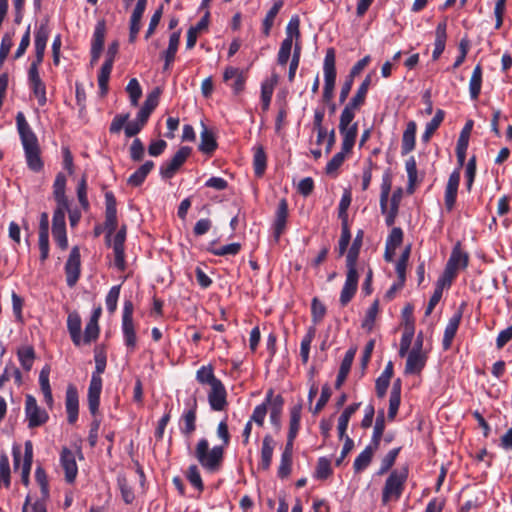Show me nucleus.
Instances as JSON below:
<instances>
[{"instance_id":"nucleus-13","label":"nucleus","mask_w":512,"mask_h":512,"mask_svg":"<svg viewBox=\"0 0 512 512\" xmlns=\"http://www.w3.org/2000/svg\"><path fill=\"white\" fill-rule=\"evenodd\" d=\"M66 182L67 179L63 173L60 172L56 175L53 184V196L56 202V209L54 212L66 213L68 210V199L65 194Z\"/></svg>"},{"instance_id":"nucleus-20","label":"nucleus","mask_w":512,"mask_h":512,"mask_svg":"<svg viewBox=\"0 0 512 512\" xmlns=\"http://www.w3.org/2000/svg\"><path fill=\"white\" fill-rule=\"evenodd\" d=\"M224 81L233 80L231 87L235 94L241 93L245 88L246 77L244 73L235 67H227L223 75Z\"/></svg>"},{"instance_id":"nucleus-22","label":"nucleus","mask_w":512,"mask_h":512,"mask_svg":"<svg viewBox=\"0 0 512 512\" xmlns=\"http://www.w3.org/2000/svg\"><path fill=\"white\" fill-rule=\"evenodd\" d=\"M469 256L466 252L461 250V245L458 242L452 249L450 258L446 264L447 267L457 273L459 269H464L468 265Z\"/></svg>"},{"instance_id":"nucleus-11","label":"nucleus","mask_w":512,"mask_h":512,"mask_svg":"<svg viewBox=\"0 0 512 512\" xmlns=\"http://www.w3.org/2000/svg\"><path fill=\"white\" fill-rule=\"evenodd\" d=\"M116 198L112 192L105 193V222L104 228L107 230L106 241L110 244V237L117 228V208Z\"/></svg>"},{"instance_id":"nucleus-48","label":"nucleus","mask_w":512,"mask_h":512,"mask_svg":"<svg viewBox=\"0 0 512 512\" xmlns=\"http://www.w3.org/2000/svg\"><path fill=\"white\" fill-rule=\"evenodd\" d=\"M117 485L120 490L123 501L126 504H131L135 499V495L132 490V487L128 484L127 479L123 476H118Z\"/></svg>"},{"instance_id":"nucleus-34","label":"nucleus","mask_w":512,"mask_h":512,"mask_svg":"<svg viewBox=\"0 0 512 512\" xmlns=\"http://www.w3.org/2000/svg\"><path fill=\"white\" fill-rule=\"evenodd\" d=\"M482 85V68L478 64L475 66L470 82H469V93L472 100H477L481 92Z\"/></svg>"},{"instance_id":"nucleus-3","label":"nucleus","mask_w":512,"mask_h":512,"mask_svg":"<svg viewBox=\"0 0 512 512\" xmlns=\"http://www.w3.org/2000/svg\"><path fill=\"white\" fill-rule=\"evenodd\" d=\"M95 370L91 375L88 387V408L92 415H97L100 406V395L102 391L101 374L106 368V354L103 350L95 349Z\"/></svg>"},{"instance_id":"nucleus-42","label":"nucleus","mask_w":512,"mask_h":512,"mask_svg":"<svg viewBox=\"0 0 512 512\" xmlns=\"http://www.w3.org/2000/svg\"><path fill=\"white\" fill-rule=\"evenodd\" d=\"M371 81H372L371 75H367L365 77V79L363 80V82L361 83V85L359 86L356 94L349 101V102H351L352 106L361 107L364 104L366 94L371 85Z\"/></svg>"},{"instance_id":"nucleus-19","label":"nucleus","mask_w":512,"mask_h":512,"mask_svg":"<svg viewBox=\"0 0 512 512\" xmlns=\"http://www.w3.org/2000/svg\"><path fill=\"white\" fill-rule=\"evenodd\" d=\"M473 127V121L469 120L466 122L462 129L456 145V155L459 164L462 166L466 158V151L468 148L469 136Z\"/></svg>"},{"instance_id":"nucleus-27","label":"nucleus","mask_w":512,"mask_h":512,"mask_svg":"<svg viewBox=\"0 0 512 512\" xmlns=\"http://www.w3.org/2000/svg\"><path fill=\"white\" fill-rule=\"evenodd\" d=\"M417 125L414 121H410L402 136L401 153L406 155L415 148V135Z\"/></svg>"},{"instance_id":"nucleus-36","label":"nucleus","mask_w":512,"mask_h":512,"mask_svg":"<svg viewBox=\"0 0 512 512\" xmlns=\"http://www.w3.org/2000/svg\"><path fill=\"white\" fill-rule=\"evenodd\" d=\"M444 111L438 109L434 117L426 124L425 131L422 134V140L428 142L434 132L439 128L440 124L444 119Z\"/></svg>"},{"instance_id":"nucleus-26","label":"nucleus","mask_w":512,"mask_h":512,"mask_svg":"<svg viewBox=\"0 0 512 512\" xmlns=\"http://www.w3.org/2000/svg\"><path fill=\"white\" fill-rule=\"evenodd\" d=\"M275 442L271 435L267 434L262 441L261 461L259 467L262 470H268L272 463Z\"/></svg>"},{"instance_id":"nucleus-23","label":"nucleus","mask_w":512,"mask_h":512,"mask_svg":"<svg viewBox=\"0 0 512 512\" xmlns=\"http://www.w3.org/2000/svg\"><path fill=\"white\" fill-rule=\"evenodd\" d=\"M462 318V311L459 310L449 319V322L445 328L444 336H443V349L448 350L451 347L452 340L456 335L459 324Z\"/></svg>"},{"instance_id":"nucleus-6","label":"nucleus","mask_w":512,"mask_h":512,"mask_svg":"<svg viewBox=\"0 0 512 512\" xmlns=\"http://www.w3.org/2000/svg\"><path fill=\"white\" fill-rule=\"evenodd\" d=\"M323 70L325 81L323 89V99L325 101H330L331 98L333 97V91L336 80L335 50L333 48H329L326 51Z\"/></svg>"},{"instance_id":"nucleus-47","label":"nucleus","mask_w":512,"mask_h":512,"mask_svg":"<svg viewBox=\"0 0 512 512\" xmlns=\"http://www.w3.org/2000/svg\"><path fill=\"white\" fill-rule=\"evenodd\" d=\"M294 40L295 39L293 38L285 37L282 41L277 55V62L279 65L285 66L288 63Z\"/></svg>"},{"instance_id":"nucleus-46","label":"nucleus","mask_w":512,"mask_h":512,"mask_svg":"<svg viewBox=\"0 0 512 512\" xmlns=\"http://www.w3.org/2000/svg\"><path fill=\"white\" fill-rule=\"evenodd\" d=\"M106 34V25L104 21L97 22L93 33L91 49L102 51Z\"/></svg>"},{"instance_id":"nucleus-35","label":"nucleus","mask_w":512,"mask_h":512,"mask_svg":"<svg viewBox=\"0 0 512 512\" xmlns=\"http://www.w3.org/2000/svg\"><path fill=\"white\" fill-rule=\"evenodd\" d=\"M377 448H374L371 445H368L355 459L353 467L356 472H360L366 469L373 457L374 452Z\"/></svg>"},{"instance_id":"nucleus-15","label":"nucleus","mask_w":512,"mask_h":512,"mask_svg":"<svg viewBox=\"0 0 512 512\" xmlns=\"http://www.w3.org/2000/svg\"><path fill=\"white\" fill-rule=\"evenodd\" d=\"M459 183L460 172L458 170H455L450 174L445 188L444 201L445 207L448 211H452L455 206Z\"/></svg>"},{"instance_id":"nucleus-18","label":"nucleus","mask_w":512,"mask_h":512,"mask_svg":"<svg viewBox=\"0 0 512 512\" xmlns=\"http://www.w3.org/2000/svg\"><path fill=\"white\" fill-rule=\"evenodd\" d=\"M208 401L211 408L215 411H222L227 405L226 390L222 382L216 383L211 386L208 394Z\"/></svg>"},{"instance_id":"nucleus-1","label":"nucleus","mask_w":512,"mask_h":512,"mask_svg":"<svg viewBox=\"0 0 512 512\" xmlns=\"http://www.w3.org/2000/svg\"><path fill=\"white\" fill-rule=\"evenodd\" d=\"M363 236V230H358L346 255V280L340 294V303L342 306H346L352 300L358 288L359 274L357 271V260L362 246Z\"/></svg>"},{"instance_id":"nucleus-62","label":"nucleus","mask_w":512,"mask_h":512,"mask_svg":"<svg viewBox=\"0 0 512 512\" xmlns=\"http://www.w3.org/2000/svg\"><path fill=\"white\" fill-rule=\"evenodd\" d=\"M66 411H73L79 409V398L77 389L70 385L66 391Z\"/></svg>"},{"instance_id":"nucleus-14","label":"nucleus","mask_w":512,"mask_h":512,"mask_svg":"<svg viewBox=\"0 0 512 512\" xmlns=\"http://www.w3.org/2000/svg\"><path fill=\"white\" fill-rule=\"evenodd\" d=\"M65 214L63 212H54L52 219V235L61 249L68 247V240L66 235Z\"/></svg>"},{"instance_id":"nucleus-38","label":"nucleus","mask_w":512,"mask_h":512,"mask_svg":"<svg viewBox=\"0 0 512 512\" xmlns=\"http://www.w3.org/2000/svg\"><path fill=\"white\" fill-rule=\"evenodd\" d=\"M196 380L201 384H208L210 387L221 382L215 377L212 365L200 367L196 372Z\"/></svg>"},{"instance_id":"nucleus-50","label":"nucleus","mask_w":512,"mask_h":512,"mask_svg":"<svg viewBox=\"0 0 512 512\" xmlns=\"http://www.w3.org/2000/svg\"><path fill=\"white\" fill-rule=\"evenodd\" d=\"M348 152H344L342 149L340 152L336 153L332 159L327 163L325 172L330 176H335L337 174L338 169L345 161V155Z\"/></svg>"},{"instance_id":"nucleus-29","label":"nucleus","mask_w":512,"mask_h":512,"mask_svg":"<svg viewBox=\"0 0 512 512\" xmlns=\"http://www.w3.org/2000/svg\"><path fill=\"white\" fill-rule=\"evenodd\" d=\"M339 132L342 136V150L344 152H351L358 133L357 123H353L351 126H344V129L339 128Z\"/></svg>"},{"instance_id":"nucleus-21","label":"nucleus","mask_w":512,"mask_h":512,"mask_svg":"<svg viewBox=\"0 0 512 512\" xmlns=\"http://www.w3.org/2000/svg\"><path fill=\"white\" fill-rule=\"evenodd\" d=\"M426 364L425 353H418L417 350H411L408 353L405 374H419Z\"/></svg>"},{"instance_id":"nucleus-33","label":"nucleus","mask_w":512,"mask_h":512,"mask_svg":"<svg viewBox=\"0 0 512 512\" xmlns=\"http://www.w3.org/2000/svg\"><path fill=\"white\" fill-rule=\"evenodd\" d=\"M180 34H181L180 31H176L170 35L168 48L163 53L164 58H165L164 70H168L171 63L175 59V55L177 53L178 46L180 43Z\"/></svg>"},{"instance_id":"nucleus-5","label":"nucleus","mask_w":512,"mask_h":512,"mask_svg":"<svg viewBox=\"0 0 512 512\" xmlns=\"http://www.w3.org/2000/svg\"><path fill=\"white\" fill-rule=\"evenodd\" d=\"M408 478V468L393 470L385 481L382 490V503L387 504L390 501H398L402 496L405 483Z\"/></svg>"},{"instance_id":"nucleus-58","label":"nucleus","mask_w":512,"mask_h":512,"mask_svg":"<svg viewBox=\"0 0 512 512\" xmlns=\"http://www.w3.org/2000/svg\"><path fill=\"white\" fill-rule=\"evenodd\" d=\"M286 37L295 39V43H299L300 39V19L294 15L289 20L286 26Z\"/></svg>"},{"instance_id":"nucleus-4","label":"nucleus","mask_w":512,"mask_h":512,"mask_svg":"<svg viewBox=\"0 0 512 512\" xmlns=\"http://www.w3.org/2000/svg\"><path fill=\"white\" fill-rule=\"evenodd\" d=\"M195 458L204 469L209 472H216L222 465L224 448L218 445L210 448L208 440L202 438L195 447Z\"/></svg>"},{"instance_id":"nucleus-16","label":"nucleus","mask_w":512,"mask_h":512,"mask_svg":"<svg viewBox=\"0 0 512 512\" xmlns=\"http://www.w3.org/2000/svg\"><path fill=\"white\" fill-rule=\"evenodd\" d=\"M60 462L65 471V480L68 483H73L78 472L74 453L68 448H63L60 455Z\"/></svg>"},{"instance_id":"nucleus-10","label":"nucleus","mask_w":512,"mask_h":512,"mask_svg":"<svg viewBox=\"0 0 512 512\" xmlns=\"http://www.w3.org/2000/svg\"><path fill=\"white\" fill-rule=\"evenodd\" d=\"M25 414L28 420L29 428H35L43 425L48 420V414L41 409L35 397L27 395L25 399Z\"/></svg>"},{"instance_id":"nucleus-24","label":"nucleus","mask_w":512,"mask_h":512,"mask_svg":"<svg viewBox=\"0 0 512 512\" xmlns=\"http://www.w3.org/2000/svg\"><path fill=\"white\" fill-rule=\"evenodd\" d=\"M81 325L82 322L80 315L76 311L70 312L67 317V329L72 342L76 346H80L82 342Z\"/></svg>"},{"instance_id":"nucleus-56","label":"nucleus","mask_w":512,"mask_h":512,"mask_svg":"<svg viewBox=\"0 0 512 512\" xmlns=\"http://www.w3.org/2000/svg\"><path fill=\"white\" fill-rule=\"evenodd\" d=\"M241 249L240 243H230L219 248H209L208 251L216 256L237 255Z\"/></svg>"},{"instance_id":"nucleus-61","label":"nucleus","mask_w":512,"mask_h":512,"mask_svg":"<svg viewBox=\"0 0 512 512\" xmlns=\"http://www.w3.org/2000/svg\"><path fill=\"white\" fill-rule=\"evenodd\" d=\"M120 288H121L120 285L111 287V289L109 290V292L106 296V299H105L106 307L110 313H114L117 309V302H118L119 295H120Z\"/></svg>"},{"instance_id":"nucleus-12","label":"nucleus","mask_w":512,"mask_h":512,"mask_svg":"<svg viewBox=\"0 0 512 512\" xmlns=\"http://www.w3.org/2000/svg\"><path fill=\"white\" fill-rule=\"evenodd\" d=\"M65 273L67 285L70 288L74 287L81 273L80 250L77 246H74L70 251L65 264Z\"/></svg>"},{"instance_id":"nucleus-57","label":"nucleus","mask_w":512,"mask_h":512,"mask_svg":"<svg viewBox=\"0 0 512 512\" xmlns=\"http://www.w3.org/2000/svg\"><path fill=\"white\" fill-rule=\"evenodd\" d=\"M399 452L400 448H394L385 455L378 470V475H383L394 465Z\"/></svg>"},{"instance_id":"nucleus-28","label":"nucleus","mask_w":512,"mask_h":512,"mask_svg":"<svg viewBox=\"0 0 512 512\" xmlns=\"http://www.w3.org/2000/svg\"><path fill=\"white\" fill-rule=\"evenodd\" d=\"M446 29H447L446 21L440 22L436 27V31H435L436 37H435V43H434V50H433V54H432V57L434 60L438 59L445 49L446 38H447Z\"/></svg>"},{"instance_id":"nucleus-37","label":"nucleus","mask_w":512,"mask_h":512,"mask_svg":"<svg viewBox=\"0 0 512 512\" xmlns=\"http://www.w3.org/2000/svg\"><path fill=\"white\" fill-rule=\"evenodd\" d=\"M284 399L281 395H276L272 405L269 406L270 421L277 429L281 427V414L283 410Z\"/></svg>"},{"instance_id":"nucleus-41","label":"nucleus","mask_w":512,"mask_h":512,"mask_svg":"<svg viewBox=\"0 0 512 512\" xmlns=\"http://www.w3.org/2000/svg\"><path fill=\"white\" fill-rule=\"evenodd\" d=\"M282 5H283L282 1H277L267 12V14L263 20V24H262V32L265 36H269L271 28L274 24V20H275L277 14L279 13Z\"/></svg>"},{"instance_id":"nucleus-25","label":"nucleus","mask_w":512,"mask_h":512,"mask_svg":"<svg viewBox=\"0 0 512 512\" xmlns=\"http://www.w3.org/2000/svg\"><path fill=\"white\" fill-rule=\"evenodd\" d=\"M49 34L50 30L47 22L41 23L35 31L34 46L35 55H38V60L40 59V57H44Z\"/></svg>"},{"instance_id":"nucleus-17","label":"nucleus","mask_w":512,"mask_h":512,"mask_svg":"<svg viewBox=\"0 0 512 512\" xmlns=\"http://www.w3.org/2000/svg\"><path fill=\"white\" fill-rule=\"evenodd\" d=\"M287 218H288V203L285 198H282L279 201V204H278V207L276 210L274 225H273V233H274V238H275L276 242L279 240L280 236L282 235V233L284 232V230L286 228Z\"/></svg>"},{"instance_id":"nucleus-51","label":"nucleus","mask_w":512,"mask_h":512,"mask_svg":"<svg viewBox=\"0 0 512 512\" xmlns=\"http://www.w3.org/2000/svg\"><path fill=\"white\" fill-rule=\"evenodd\" d=\"M277 82V79L275 78L272 82H264L261 85V102H262V108L263 110H268L270 106V102L272 99L273 91H274V85Z\"/></svg>"},{"instance_id":"nucleus-55","label":"nucleus","mask_w":512,"mask_h":512,"mask_svg":"<svg viewBox=\"0 0 512 512\" xmlns=\"http://www.w3.org/2000/svg\"><path fill=\"white\" fill-rule=\"evenodd\" d=\"M186 477L190 484L194 486L199 492H202L204 489V484L200 475V472L198 470V467L196 465H191L187 469Z\"/></svg>"},{"instance_id":"nucleus-52","label":"nucleus","mask_w":512,"mask_h":512,"mask_svg":"<svg viewBox=\"0 0 512 512\" xmlns=\"http://www.w3.org/2000/svg\"><path fill=\"white\" fill-rule=\"evenodd\" d=\"M391 191V180L389 174H385L381 184L380 208L382 213L387 211V203Z\"/></svg>"},{"instance_id":"nucleus-53","label":"nucleus","mask_w":512,"mask_h":512,"mask_svg":"<svg viewBox=\"0 0 512 512\" xmlns=\"http://www.w3.org/2000/svg\"><path fill=\"white\" fill-rule=\"evenodd\" d=\"M301 411H302L301 404L295 405L290 409V425H289L288 433L294 434V435L298 434V431L300 428Z\"/></svg>"},{"instance_id":"nucleus-8","label":"nucleus","mask_w":512,"mask_h":512,"mask_svg":"<svg viewBox=\"0 0 512 512\" xmlns=\"http://www.w3.org/2000/svg\"><path fill=\"white\" fill-rule=\"evenodd\" d=\"M192 152L188 146H182L174 156L160 166V175L163 179H171L185 163Z\"/></svg>"},{"instance_id":"nucleus-64","label":"nucleus","mask_w":512,"mask_h":512,"mask_svg":"<svg viewBox=\"0 0 512 512\" xmlns=\"http://www.w3.org/2000/svg\"><path fill=\"white\" fill-rule=\"evenodd\" d=\"M456 275H457V273L454 272V270H452L451 268L446 266L445 269H444L443 274L437 280L436 288L435 289H439L440 288V291L443 292V289L445 287H450L451 286L452 281L456 277Z\"/></svg>"},{"instance_id":"nucleus-2","label":"nucleus","mask_w":512,"mask_h":512,"mask_svg":"<svg viewBox=\"0 0 512 512\" xmlns=\"http://www.w3.org/2000/svg\"><path fill=\"white\" fill-rule=\"evenodd\" d=\"M17 130L25 152L26 162L34 172H39L43 168V162L40 157V146L37 136L26 121L23 112L16 115Z\"/></svg>"},{"instance_id":"nucleus-7","label":"nucleus","mask_w":512,"mask_h":512,"mask_svg":"<svg viewBox=\"0 0 512 512\" xmlns=\"http://www.w3.org/2000/svg\"><path fill=\"white\" fill-rule=\"evenodd\" d=\"M133 303L130 300L124 302L123 315H122V332L125 345L134 350L137 343L135 326L133 322Z\"/></svg>"},{"instance_id":"nucleus-32","label":"nucleus","mask_w":512,"mask_h":512,"mask_svg":"<svg viewBox=\"0 0 512 512\" xmlns=\"http://www.w3.org/2000/svg\"><path fill=\"white\" fill-rule=\"evenodd\" d=\"M154 168V162L149 160L142 164L127 180V183L131 186H140L150 171Z\"/></svg>"},{"instance_id":"nucleus-45","label":"nucleus","mask_w":512,"mask_h":512,"mask_svg":"<svg viewBox=\"0 0 512 512\" xmlns=\"http://www.w3.org/2000/svg\"><path fill=\"white\" fill-rule=\"evenodd\" d=\"M19 361L24 370L29 371L32 368L35 352L32 346H23L17 352Z\"/></svg>"},{"instance_id":"nucleus-49","label":"nucleus","mask_w":512,"mask_h":512,"mask_svg":"<svg viewBox=\"0 0 512 512\" xmlns=\"http://www.w3.org/2000/svg\"><path fill=\"white\" fill-rule=\"evenodd\" d=\"M126 91L129 94L130 103L132 106H137L139 99L142 96V88L136 78H132L126 87Z\"/></svg>"},{"instance_id":"nucleus-60","label":"nucleus","mask_w":512,"mask_h":512,"mask_svg":"<svg viewBox=\"0 0 512 512\" xmlns=\"http://www.w3.org/2000/svg\"><path fill=\"white\" fill-rule=\"evenodd\" d=\"M402 240H403L402 229L399 227H394L391 230V232L387 238V241H386L387 250L394 251L402 243Z\"/></svg>"},{"instance_id":"nucleus-54","label":"nucleus","mask_w":512,"mask_h":512,"mask_svg":"<svg viewBox=\"0 0 512 512\" xmlns=\"http://www.w3.org/2000/svg\"><path fill=\"white\" fill-rule=\"evenodd\" d=\"M359 108V106H352L351 102H349L340 115L339 128L344 129V126H351L355 118V111Z\"/></svg>"},{"instance_id":"nucleus-59","label":"nucleus","mask_w":512,"mask_h":512,"mask_svg":"<svg viewBox=\"0 0 512 512\" xmlns=\"http://www.w3.org/2000/svg\"><path fill=\"white\" fill-rule=\"evenodd\" d=\"M332 473L330 461L324 457L319 458L314 477L324 480Z\"/></svg>"},{"instance_id":"nucleus-40","label":"nucleus","mask_w":512,"mask_h":512,"mask_svg":"<svg viewBox=\"0 0 512 512\" xmlns=\"http://www.w3.org/2000/svg\"><path fill=\"white\" fill-rule=\"evenodd\" d=\"M267 165V157L262 146H258L254 150L253 166L255 175L260 177L264 174Z\"/></svg>"},{"instance_id":"nucleus-63","label":"nucleus","mask_w":512,"mask_h":512,"mask_svg":"<svg viewBox=\"0 0 512 512\" xmlns=\"http://www.w3.org/2000/svg\"><path fill=\"white\" fill-rule=\"evenodd\" d=\"M311 314L312 321L317 324L322 321L326 314V307L324 304L318 300L317 298H313L311 303Z\"/></svg>"},{"instance_id":"nucleus-43","label":"nucleus","mask_w":512,"mask_h":512,"mask_svg":"<svg viewBox=\"0 0 512 512\" xmlns=\"http://www.w3.org/2000/svg\"><path fill=\"white\" fill-rule=\"evenodd\" d=\"M316 329L314 327H310L307 331V333L304 335L301 341L300 345V356L302 359V362L306 364L309 360V353H310V347L311 343L315 337Z\"/></svg>"},{"instance_id":"nucleus-30","label":"nucleus","mask_w":512,"mask_h":512,"mask_svg":"<svg viewBox=\"0 0 512 512\" xmlns=\"http://www.w3.org/2000/svg\"><path fill=\"white\" fill-rule=\"evenodd\" d=\"M355 352L356 350L355 349H349L343 360H342V363L340 365V369H339V372H338V375H337V379H336V382H335V387L337 389H339L343 382L346 380L348 374H349V371L351 369V366H352V363H353V359H354V356H355Z\"/></svg>"},{"instance_id":"nucleus-9","label":"nucleus","mask_w":512,"mask_h":512,"mask_svg":"<svg viewBox=\"0 0 512 512\" xmlns=\"http://www.w3.org/2000/svg\"><path fill=\"white\" fill-rule=\"evenodd\" d=\"M186 409L180 418V430L186 437H190L196 430L197 399L191 396L185 402Z\"/></svg>"},{"instance_id":"nucleus-44","label":"nucleus","mask_w":512,"mask_h":512,"mask_svg":"<svg viewBox=\"0 0 512 512\" xmlns=\"http://www.w3.org/2000/svg\"><path fill=\"white\" fill-rule=\"evenodd\" d=\"M113 64L110 61H105L98 74V85L102 95L108 91V82L111 75Z\"/></svg>"},{"instance_id":"nucleus-31","label":"nucleus","mask_w":512,"mask_h":512,"mask_svg":"<svg viewBox=\"0 0 512 512\" xmlns=\"http://www.w3.org/2000/svg\"><path fill=\"white\" fill-rule=\"evenodd\" d=\"M202 131L200 133L199 150L205 154H211L217 148L216 139L211 131L202 123Z\"/></svg>"},{"instance_id":"nucleus-39","label":"nucleus","mask_w":512,"mask_h":512,"mask_svg":"<svg viewBox=\"0 0 512 512\" xmlns=\"http://www.w3.org/2000/svg\"><path fill=\"white\" fill-rule=\"evenodd\" d=\"M384 430H385V416H384V411L382 410L378 413V415L376 417L375 425L373 428V435H372L371 443L369 445L378 449L380 440L384 433Z\"/></svg>"}]
</instances>
